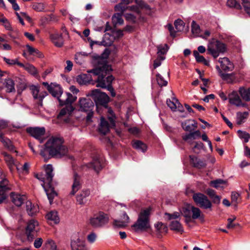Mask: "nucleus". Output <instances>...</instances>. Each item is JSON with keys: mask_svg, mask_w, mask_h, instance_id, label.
Instances as JSON below:
<instances>
[{"mask_svg": "<svg viewBox=\"0 0 250 250\" xmlns=\"http://www.w3.org/2000/svg\"><path fill=\"white\" fill-rule=\"evenodd\" d=\"M72 250H87L85 247L84 241L80 238L72 240L71 242Z\"/></svg>", "mask_w": 250, "mask_h": 250, "instance_id": "23", "label": "nucleus"}, {"mask_svg": "<svg viewBox=\"0 0 250 250\" xmlns=\"http://www.w3.org/2000/svg\"><path fill=\"white\" fill-rule=\"evenodd\" d=\"M158 52L157 54L159 55H164L168 51L169 47L167 44H165L164 45H160L157 47Z\"/></svg>", "mask_w": 250, "mask_h": 250, "instance_id": "47", "label": "nucleus"}, {"mask_svg": "<svg viewBox=\"0 0 250 250\" xmlns=\"http://www.w3.org/2000/svg\"><path fill=\"white\" fill-rule=\"evenodd\" d=\"M53 170L52 166L49 164L46 166V167L45 168V174L42 173L35 174V177L39 181L42 182L41 185L46 192L50 204L53 201L54 197L57 195V193L54 191L52 184V179L54 176Z\"/></svg>", "mask_w": 250, "mask_h": 250, "instance_id": "4", "label": "nucleus"}, {"mask_svg": "<svg viewBox=\"0 0 250 250\" xmlns=\"http://www.w3.org/2000/svg\"><path fill=\"white\" fill-rule=\"evenodd\" d=\"M133 147L135 149L141 150L143 152H145L147 149L146 145L141 141H136L134 142L133 144Z\"/></svg>", "mask_w": 250, "mask_h": 250, "instance_id": "40", "label": "nucleus"}, {"mask_svg": "<svg viewBox=\"0 0 250 250\" xmlns=\"http://www.w3.org/2000/svg\"><path fill=\"white\" fill-rule=\"evenodd\" d=\"M82 184L81 177L77 173H74L73 177V183L72 185V189L70 194L74 195L81 188Z\"/></svg>", "mask_w": 250, "mask_h": 250, "instance_id": "22", "label": "nucleus"}, {"mask_svg": "<svg viewBox=\"0 0 250 250\" xmlns=\"http://www.w3.org/2000/svg\"><path fill=\"white\" fill-rule=\"evenodd\" d=\"M32 8L37 11L41 12L44 10V6L42 3H34L32 5Z\"/></svg>", "mask_w": 250, "mask_h": 250, "instance_id": "58", "label": "nucleus"}, {"mask_svg": "<svg viewBox=\"0 0 250 250\" xmlns=\"http://www.w3.org/2000/svg\"><path fill=\"white\" fill-rule=\"evenodd\" d=\"M113 71L111 65L104 62L101 66L91 69L88 71L92 73L94 78L93 83L97 87L106 89L110 92L112 97H115L116 94L112 86V83L115 80V77L111 74Z\"/></svg>", "mask_w": 250, "mask_h": 250, "instance_id": "1", "label": "nucleus"}, {"mask_svg": "<svg viewBox=\"0 0 250 250\" xmlns=\"http://www.w3.org/2000/svg\"><path fill=\"white\" fill-rule=\"evenodd\" d=\"M182 213L186 218V222L187 223L191 222L192 219L204 218V214L200 209L191 205H188L184 208Z\"/></svg>", "mask_w": 250, "mask_h": 250, "instance_id": "8", "label": "nucleus"}, {"mask_svg": "<svg viewBox=\"0 0 250 250\" xmlns=\"http://www.w3.org/2000/svg\"><path fill=\"white\" fill-rule=\"evenodd\" d=\"M87 167L93 169L97 173H99L103 167L102 164H101L99 159L97 157L95 159L93 162L88 164Z\"/></svg>", "mask_w": 250, "mask_h": 250, "instance_id": "27", "label": "nucleus"}, {"mask_svg": "<svg viewBox=\"0 0 250 250\" xmlns=\"http://www.w3.org/2000/svg\"><path fill=\"white\" fill-rule=\"evenodd\" d=\"M26 211L30 216H33L39 211V207L37 205L32 204L30 201L26 202Z\"/></svg>", "mask_w": 250, "mask_h": 250, "instance_id": "25", "label": "nucleus"}, {"mask_svg": "<svg viewBox=\"0 0 250 250\" xmlns=\"http://www.w3.org/2000/svg\"><path fill=\"white\" fill-rule=\"evenodd\" d=\"M165 216L168 220H174L178 218L180 216V213L178 212H174L173 213H166Z\"/></svg>", "mask_w": 250, "mask_h": 250, "instance_id": "59", "label": "nucleus"}, {"mask_svg": "<svg viewBox=\"0 0 250 250\" xmlns=\"http://www.w3.org/2000/svg\"><path fill=\"white\" fill-rule=\"evenodd\" d=\"M174 24L175 27L178 32L182 31L183 30L185 24L184 21L179 19L175 20Z\"/></svg>", "mask_w": 250, "mask_h": 250, "instance_id": "45", "label": "nucleus"}, {"mask_svg": "<svg viewBox=\"0 0 250 250\" xmlns=\"http://www.w3.org/2000/svg\"><path fill=\"white\" fill-rule=\"evenodd\" d=\"M191 158V162L193 164V166L195 167H197L198 168H201L205 166V163L201 161L198 160V157H190Z\"/></svg>", "mask_w": 250, "mask_h": 250, "instance_id": "46", "label": "nucleus"}, {"mask_svg": "<svg viewBox=\"0 0 250 250\" xmlns=\"http://www.w3.org/2000/svg\"><path fill=\"white\" fill-rule=\"evenodd\" d=\"M108 221L107 214L103 212H99L89 219V224L94 228H100L107 224Z\"/></svg>", "mask_w": 250, "mask_h": 250, "instance_id": "11", "label": "nucleus"}, {"mask_svg": "<svg viewBox=\"0 0 250 250\" xmlns=\"http://www.w3.org/2000/svg\"><path fill=\"white\" fill-rule=\"evenodd\" d=\"M218 62L220 63L221 67L224 71H231L234 68L233 64L227 57L219 58Z\"/></svg>", "mask_w": 250, "mask_h": 250, "instance_id": "19", "label": "nucleus"}, {"mask_svg": "<svg viewBox=\"0 0 250 250\" xmlns=\"http://www.w3.org/2000/svg\"><path fill=\"white\" fill-rule=\"evenodd\" d=\"M123 2L119 3L115 6V9L117 11H120L123 13L126 9L125 6L123 5Z\"/></svg>", "mask_w": 250, "mask_h": 250, "instance_id": "64", "label": "nucleus"}, {"mask_svg": "<svg viewBox=\"0 0 250 250\" xmlns=\"http://www.w3.org/2000/svg\"><path fill=\"white\" fill-rule=\"evenodd\" d=\"M201 31L200 26L193 21L191 23V32L193 34L198 35Z\"/></svg>", "mask_w": 250, "mask_h": 250, "instance_id": "49", "label": "nucleus"}, {"mask_svg": "<svg viewBox=\"0 0 250 250\" xmlns=\"http://www.w3.org/2000/svg\"><path fill=\"white\" fill-rule=\"evenodd\" d=\"M201 136V132L198 130L183 135L182 139L183 141L187 142L189 145H191V143L194 142L193 140L200 138Z\"/></svg>", "mask_w": 250, "mask_h": 250, "instance_id": "18", "label": "nucleus"}, {"mask_svg": "<svg viewBox=\"0 0 250 250\" xmlns=\"http://www.w3.org/2000/svg\"><path fill=\"white\" fill-rule=\"evenodd\" d=\"M18 66L23 67L25 70L34 76L38 73L37 69L32 64L29 63L24 64L21 62L18 63Z\"/></svg>", "mask_w": 250, "mask_h": 250, "instance_id": "33", "label": "nucleus"}, {"mask_svg": "<svg viewBox=\"0 0 250 250\" xmlns=\"http://www.w3.org/2000/svg\"><path fill=\"white\" fill-rule=\"evenodd\" d=\"M193 54L195 58L196 61L197 62L202 63L203 62L205 61V58L204 57V56L200 55L197 50H194L193 51Z\"/></svg>", "mask_w": 250, "mask_h": 250, "instance_id": "56", "label": "nucleus"}, {"mask_svg": "<svg viewBox=\"0 0 250 250\" xmlns=\"http://www.w3.org/2000/svg\"><path fill=\"white\" fill-rule=\"evenodd\" d=\"M43 240L41 238H38L35 240L34 242V246L36 249L40 248L42 244Z\"/></svg>", "mask_w": 250, "mask_h": 250, "instance_id": "63", "label": "nucleus"}, {"mask_svg": "<svg viewBox=\"0 0 250 250\" xmlns=\"http://www.w3.org/2000/svg\"><path fill=\"white\" fill-rule=\"evenodd\" d=\"M135 3L138 6L132 5L129 6L128 8L131 11L135 12L140 18H141V12L140 8L145 10L146 14H149L150 13L151 8L149 5L142 0H135Z\"/></svg>", "mask_w": 250, "mask_h": 250, "instance_id": "14", "label": "nucleus"}, {"mask_svg": "<svg viewBox=\"0 0 250 250\" xmlns=\"http://www.w3.org/2000/svg\"><path fill=\"white\" fill-rule=\"evenodd\" d=\"M26 48L30 55H36L40 58L42 57V54L38 49H36L29 44L26 45Z\"/></svg>", "mask_w": 250, "mask_h": 250, "instance_id": "43", "label": "nucleus"}, {"mask_svg": "<svg viewBox=\"0 0 250 250\" xmlns=\"http://www.w3.org/2000/svg\"><path fill=\"white\" fill-rule=\"evenodd\" d=\"M150 207L142 208L139 212L138 218L135 223L131 226L132 229L136 232L146 231L151 229Z\"/></svg>", "mask_w": 250, "mask_h": 250, "instance_id": "5", "label": "nucleus"}, {"mask_svg": "<svg viewBox=\"0 0 250 250\" xmlns=\"http://www.w3.org/2000/svg\"><path fill=\"white\" fill-rule=\"evenodd\" d=\"M113 42V41H111L109 42H105V41H103L102 42H99L98 41H93L92 40H91L90 46L91 47H92L94 44H99L100 45H103L104 46H108L111 45L112 44Z\"/></svg>", "mask_w": 250, "mask_h": 250, "instance_id": "53", "label": "nucleus"}, {"mask_svg": "<svg viewBox=\"0 0 250 250\" xmlns=\"http://www.w3.org/2000/svg\"><path fill=\"white\" fill-rule=\"evenodd\" d=\"M26 132L31 136L38 140L40 144L43 143L46 139V137H44L45 134L44 127H29L26 128Z\"/></svg>", "mask_w": 250, "mask_h": 250, "instance_id": "13", "label": "nucleus"}, {"mask_svg": "<svg viewBox=\"0 0 250 250\" xmlns=\"http://www.w3.org/2000/svg\"><path fill=\"white\" fill-rule=\"evenodd\" d=\"M249 113L247 111L244 112L243 113L238 112L237 113V124L241 125L244 122V120L247 119L249 116Z\"/></svg>", "mask_w": 250, "mask_h": 250, "instance_id": "37", "label": "nucleus"}, {"mask_svg": "<svg viewBox=\"0 0 250 250\" xmlns=\"http://www.w3.org/2000/svg\"><path fill=\"white\" fill-rule=\"evenodd\" d=\"M46 218L48 221L53 222L54 224H57L59 222L60 218L58 213L56 211H51L46 215Z\"/></svg>", "mask_w": 250, "mask_h": 250, "instance_id": "34", "label": "nucleus"}, {"mask_svg": "<svg viewBox=\"0 0 250 250\" xmlns=\"http://www.w3.org/2000/svg\"><path fill=\"white\" fill-rule=\"evenodd\" d=\"M217 68H218L219 69L220 75L223 80L227 81L229 83L232 82V77L234 76V73H223L222 72V71L219 69L218 66H217Z\"/></svg>", "mask_w": 250, "mask_h": 250, "instance_id": "36", "label": "nucleus"}, {"mask_svg": "<svg viewBox=\"0 0 250 250\" xmlns=\"http://www.w3.org/2000/svg\"><path fill=\"white\" fill-rule=\"evenodd\" d=\"M113 22L115 23V25L120 24L121 25L124 23V20L122 17V14L120 13H115L112 16V18Z\"/></svg>", "mask_w": 250, "mask_h": 250, "instance_id": "41", "label": "nucleus"}, {"mask_svg": "<svg viewBox=\"0 0 250 250\" xmlns=\"http://www.w3.org/2000/svg\"><path fill=\"white\" fill-rule=\"evenodd\" d=\"M192 147V150L195 153H199L200 149L203 146V144L201 142H193L190 145Z\"/></svg>", "mask_w": 250, "mask_h": 250, "instance_id": "39", "label": "nucleus"}, {"mask_svg": "<svg viewBox=\"0 0 250 250\" xmlns=\"http://www.w3.org/2000/svg\"><path fill=\"white\" fill-rule=\"evenodd\" d=\"M78 108L79 111L86 113L87 116L85 120L87 123L92 122V118L94 114V103L90 99L86 98H79Z\"/></svg>", "mask_w": 250, "mask_h": 250, "instance_id": "7", "label": "nucleus"}, {"mask_svg": "<svg viewBox=\"0 0 250 250\" xmlns=\"http://www.w3.org/2000/svg\"><path fill=\"white\" fill-rule=\"evenodd\" d=\"M46 246L49 248L50 250H57V247L55 242L52 239H48L45 242Z\"/></svg>", "mask_w": 250, "mask_h": 250, "instance_id": "54", "label": "nucleus"}, {"mask_svg": "<svg viewBox=\"0 0 250 250\" xmlns=\"http://www.w3.org/2000/svg\"><path fill=\"white\" fill-rule=\"evenodd\" d=\"M192 198L195 204L201 208L212 210V202L204 194L200 192L193 193Z\"/></svg>", "mask_w": 250, "mask_h": 250, "instance_id": "10", "label": "nucleus"}, {"mask_svg": "<svg viewBox=\"0 0 250 250\" xmlns=\"http://www.w3.org/2000/svg\"><path fill=\"white\" fill-rule=\"evenodd\" d=\"M100 126V131L104 135L106 134L109 131V124L103 117L101 118Z\"/></svg>", "mask_w": 250, "mask_h": 250, "instance_id": "32", "label": "nucleus"}, {"mask_svg": "<svg viewBox=\"0 0 250 250\" xmlns=\"http://www.w3.org/2000/svg\"><path fill=\"white\" fill-rule=\"evenodd\" d=\"M155 227L161 235L166 234L168 230L167 226L161 222L156 223Z\"/></svg>", "mask_w": 250, "mask_h": 250, "instance_id": "35", "label": "nucleus"}, {"mask_svg": "<svg viewBox=\"0 0 250 250\" xmlns=\"http://www.w3.org/2000/svg\"><path fill=\"white\" fill-rule=\"evenodd\" d=\"M50 37L52 42L56 46L61 47L63 46V42L62 34H52L50 35Z\"/></svg>", "mask_w": 250, "mask_h": 250, "instance_id": "24", "label": "nucleus"}, {"mask_svg": "<svg viewBox=\"0 0 250 250\" xmlns=\"http://www.w3.org/2000/svg\"><path fill=\"white\" fill-rule=\"evenodd\" d=\"M43 146V150L40 151L41 156H45V151L48 153L49 156H68V148L64 144V139L62 137L52 136L48 139Z\"/></svg>", "mask_w": 250, "mask_h": 250, "instance_id": "3", "label": "nucleus"}, {"mask_svg": "<svg viewBox=\"0 0 250 250\" xmlns=\"http://www.w3.org/2000/svg\"><path fill=\"white\" fill-rule=\"evenodd\" d=\"M241 101V99L236 92L233 91L229 95V102L230 104L239 106Z\"/></svg>", "mask_w": 250, "mask_h": 250, "instance_id": "30", "label": "nucleus"}, {"mask_svg": "<svg viewBox=\"0 0 250 250\" xmlns=\"http://www.w3.org/2000/svg\"><path fill=\"white\" fill-rule=\"evenodd\" d=\"M6 179H4L0 182V204L6 199V192L11 189Z\"/></svg>", "mask_w": 250, "mask_h": 250, "instance_id": "16", "label": "nucleus"}, {"mask_svg": "<svg viewBox=\"0 0 250 250\" xmlns=\"http://www.w3.org/2000/svg\"><path fill=\"white\" fill-rule=\"evenodd\" d=\"M12 202L17 207H20L26 200V197L24 195L12 192L10 195Z\"/></svg>", "mask_w": 250, "mask_h": 250, "instance_id": "21", "label": "nucleus"}, {"mask_svg": "<svg viewBox=\"0 0 250 250\" xmlns=\"http://www.w3.org/2000/svg\"><path fill=\"white\" fill-rule=\"evenodd\" d=\"M110 53V50L109 48H106L101 54L100 58L103 60H106L108 58Z\"/></svg>", "mask_w": 250, "mask_h": 250, "instance_id": "61", "label": "nucleus"}, {"mask_svg": "<svg viewBox=\"0 0 250 250\" xmlns=\"http://www.w3.org/2000/svg\"><path fill=\"white\" fill-rule=\"evenodd\" d=\"M239 93L244 101L250 102V87L248 88L240 87L239 89Z\"/></svg>", "mask_w": 250, "mask_h": 250, "instance_id": "29", "label": "nucleus"}, {"mask_svg": "<svg viewBox=\"0 0 250 250\" xmlns=\"http://www.w3.org/2000/svg\"><path fill=\"white\" fill-rule=\"evenodd\" d=\"M169 227L171 230L177 232L182 233L184 232V229L182 225L177 220H172L169 225Z\"/></svg>", "mask_w": 250, "mask_h": 250, "instance_id": "31", "label": "nucleus"}, {"mask_svg": "<svg viewBox=\"0 0 250 250\" xmlns=\"http://www.w3.org/2000/svg\"><path fill=\"white\" fill-rule=\"evenodd\" d=\"M156 79L158 84L161 87L166 86L167 84V82L165 81L164 78L159 73L156 74Z\"/></svg>", "mask_w": 250, "mask_h": 250, "instance_id": "50", "label": "nucleus"}, {"mask_svg": "<svg viewBox=\"0 0 250 250\" xmlns=\"http://www.w3.org/2000/svg\"><path fill=\"white\" fill-rule=\"evenodd\" d=\"M191 120H187L181 123L182 127L185 131L190 132L194 130V128L191 125Z\"/></svg>", "mask_w": 250, "mask_h": 250, "instance_id": "38", "label": "nucleus"}, {"mask_svg": "<svg viewBox=\"0 0 250 250\" xmlns=\"http://www.w3.org/2000/svg\"><path fill=\"white\" fill-rule=\"evenodd\" d=\"M112 37L113 40L118 39L123 36L124 34L123 31L121 30H118L117 31L112 30Z\"/></svg>", "mask_w": 250, "mask_h": 250, "instance_id": "55", "label": "nucleus"}, {"mask_svg": "<svg viewBox=\"0 0 250 250\" xmlns=\"http://www.w3.org/2000/svg\"><path fill=\"white\" fill-rule=\"evenodd\" d=\"M76 81L81 85H86L91 84L94 85V79L88 74H81L78 75L76 77Z\"/></svg>", "mask_w": 250, "mask_h": 250, "instance_id": "17", "label": "nucleus"}, {"mask_svg": "<svg viewBox=\"0 0 250 250\" xmlns=\"http://www.w3.org/2000/svg\"><path fill=\"white\" fill-rule=\"evenodd\" d=\"M242 0L245 11L250 17V2L248 0Z\"/></svg>", "mask_w": 250, "mask_h": 250, "instance_id": "52", "label": "nucleus"}, {"mask_svg": "<svg viewBox=\"0 0 250 250\" xmlns=\"http://www.w3.org/2000/svg\"><path fill=\"white\" fill-rule=\"evenodd\" d=\"M129 222V217L127 214L123 212L121 216V218L115 220L114 221V225L118 228H124L127 226Z\"/></svg>", "mask_w": 250, "mask_h": 250, "instance_id": "20", "label": "nucleus"}, {"mask_svg": "<svg viewBox=\"0 0 250 250\" xmlns=\"http://www.w3.org/2000/svg\"><path fill=\"white\" fill-rule=\"evenodd\" d=\"M90 191L89 189H83L76 197L77 202L80 205L84 204V199L90 195Z\"/></svg>", "mask_w": 250, "mask_h": 250, "instance_id": "26", "label": "nucleus"}, {"mask_svg": "<svg viewBox=\"0 0 250 250\" xmlns=\"http://www.w3.org/2000/svg\"><path fill=\"white\" fill-rule=\"evenodd\" d=\"M227 4L229 7L237 9H241L242 8L241 4L236 0H228Z\"/></svg>", "mask_w": 250, "mask_h": 250, "instance_id": "44", "label": "nucleus"}, {"mask_svg": "<svg viewBox=\"0 0 250 250\" xmlns=\"http://www.w3.org/2000/svg\"><path fill=\"white\" fill-rule=\"evenodd\" d=\"M177 103L172 99V101L170 99L167 100V106L172 110L175 111L177 109Z\"/></svg>", "mask_w": 250, "mask_h": 250, "instance_id": "57", "label": "nucleus"}, {"mask_svg": "<svg viewBox=\"0 0 250 250\" xmlns=\"http://www.w3.org/2000/svg\"><path fill=\"white\" fill-rule=\"evenodd\" d=\"M5 161L11 171L14 169L15 166H17L13 157H5Z\"/></svg>", "mask_w": 250, "mask_h": 250, "instance_id": "48", "label": "nucleus"}, {"mask_svg": "<svg viewBox=\"0 0 250 250\" xmlns=\"http://www.w3.org/2000/svg\"><path fill=\"white\" fill-rule=\"evenodd\" d=\"M238 133L239 134V136L240 138L244 139L245 143L249 142V139L250 138V135L248 133L239 130L238 131Z\"/></svg>", "mask_w": 250, "mask_h": 250, "instance_id": "51", "label": "nucleus"}, {"mask_svg": "<svg viewBox=\"0 0 250 250\" xmlns=\"http://www.w3.org/2000/svg\"><path fill=\"white\" fill-rule=\"evenodd\" d=\"M15 83L14 81L10 79H7L5 81V87L6 88V91L7 92H12L15 91L14 87Z\"/></svg>", "mask_w": 250, "mask_h": 250, "instance_id": "42", "label": "nucleus"}, {"mask_svg": "<svg viewBox=\"0 0 250 250\" xmlns=\"http://www.w3.org/2000/svg\"><path fill=\"white\" fill-rule=\"evenodd\" d=\"M209 185L217 189H222L227 186V182L224 180L219 179L211 181L209 183Z\"/></svg>", "mask_w": 250, "mask_h": 250, "instance_id": "28", "label": "nucleus"}, {"mask_svg": "<svg viewBox=\"0 0 250 250\" xmlns=\"http://www.w3.org/2000/svg\"><path fill=\"white\" fill-rule=\"evenodd\" d=\"M125 18L126 20L131 22L132 23H135L136 21V17L133 14L130 13H126L125 15Z\"/></svg>", "mask_w": 250, "mask_h": 250, "instance_id": "60", "label": "nucleus"}, {"mask_svg": "<svg viewBox=\"0 0 250 250\" xmlns=\"http://www.w3.org/2000/svg\"><path fill=\"white\" fill-rule=\"evenodd\" d=\"M3 60L4 62L10 65H12L13 64H17L18 65L19 63H21L18 62L17 60H11L10 59H7L5 57H3Z\"/></svg>", "mask_w": 250, "mask_h": 250, "instance_id": "62", "label": "nucleus"}, {"mask_svg": "<svg viewBox=\"0 0 250 250\" xmlns=\"http://www.w3.org/2000/svg\"><path fill=\"white\" fill-rule=\"evenodd\" d=\"M227 50L226 45L219 40L212 41L207 48V54L211 55L216 59L220 53H223Z\"/></svg>", "mask_w": 250, "mask_h": 250, "instance_id": "9", "label": "nucleus"}, {"mask_svg": "<svg viewBox=\"0 0 250 250\" xmlns=\"http://www.w3.org/2000/svg\"><path fill=\"white\" fill-rule=\"evenodd\" d=\"M48 92L53 97L57 98L60 106H64V107L61 110L58 116V118H59L63 116L66 114L71 115L75 110V107L72 105V104L76 101L77 97L73 96L71 93L66 92L65 93V99H63L62 89L60 85L56 83L51 87V90L48 91Z\"/></svg>", "mask_w": 250, "mask_h": 250, "instance_id": "2", "label": "nucleus"}, {"mask_svg": "<svg viewBox=\"0 0 250 250\" xmlns=\"http://www.w3.org/2000/svg\"><path fill=\"white\" fill-rule=\"evenodd\" d=\"M88 96H89L94 101L96 111L99 114L103 112V108H107L108 104L110 102V98L108 95L99 89L90 91Z\"/></svg>", "mask_w": 250, "mask_h": 250, "instance_id": "6", "label": "nucleus"}, {"mask_svg": "<svg viewBox=\"0 0 250 250\" xmlns=\"http://www.w3.org/2000/svg\"><path fill=\"white\" fill-rule=\"evenodd\" d=\"M30 90L32 91L34 99L37 100L36 102L38 107H42L43 105L42 100L48 95L47 92L43 91L39 94V89L38 87L34 85L30 87Z\"/></svg>", "mask_w": 250, "mask_h": 250, "instance_id": "15", "label": "nucleus"}, {"mask_svg": "<svg viewBox=\"0 0 250 250\" xmlns=\"http://www.w3.org/2000/svg\"><path fill=\"white\" fill-rule=\"evenodd\" d=\"M39 230V224L37 220L31 219L28 221L25 228V234L27 239L32 241Z\"/></svg>", "mask_w": 250, "mask_h": 250, "instance_id": "12", "label": "nucleus"}]
</instances>
